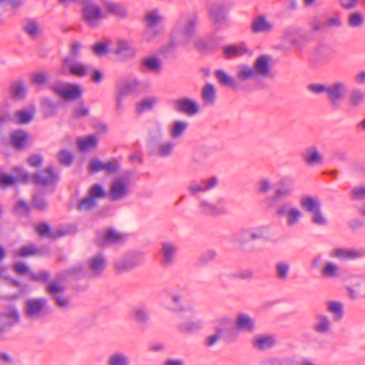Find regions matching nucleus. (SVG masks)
Returning a JSON list of instances; mask_svg holds the SVG:
<instances>
[{
  "label": "nucleus",
  "mask_w": 365,
  "mask_h": 365,
  "mask_svg": "<svg viewBox=\"0 0 365 365\" xmlns=\"http://www.w3.org/2000/svg\"><path fill=\"white\" fill-rule=\"evenodd\" d=\"M51 313L46 298L38 297L28 299L24 307V315L31 320L42 319Z\"/></svg>",
  "instance_id": "nucleus-1"
},
{
  "label": "nucleus",
  "mask_w": 365,
  "mask_h": 365,
  "mask_svg": "<svg viewBox=\"0 0 365 365\" xmlns=\"http://www.w3.org/2000/svg\"><path fill=\"white\" fill-rule=\"evenodd\" d=\"M20 176L21 181L24 182L31 180L35 185L42 186L56 185L59 180L58 175L53 166H48L41 172L34 173L32 176L27 172L21 173Z\"/></svg>",
  "instance_id": "nucleus-2"
},
{
  "label": "nucleus",
  "mask_w": 365,
  "mask_h": 365,
  "mask_svg": "<svg viewBox=\"0 0 365 365\" xmlns=\"http://www.w3.org/2000/svg\"><path fill=\"white\" fill-rule=\"evenodd\" d=\"M82 19L91 28L96 27L103 18L102 10L93 0H82Z\"/></svg>",
  "instance_id": "nucleus-3"
},
{
  "label": "nucleus",
  "mask_w": 365,
  "mask_h": 365,
  "mask_svg": "<svg viewBox=\"0 0 365 365\" xmlns=\"http://www.w3.org/2000/svg\"><path fill=\"white\" fill-rule=\"evenodd\" d=\"M344 284L350 299L356 300L365 298L364 274H349Z\"/></svg>",
  "instance_id": "nucleus-4"
},
{
  "label": "nucleus",
  "mask_w": 365,
  "mask_h": 365,
  "mask_svg": "<svg viewBox=\"0 0 365 365\" xmlns=\"http://www.w3.org/2000/svg\"><path fill=\"white\" fill-rule=\"evenodd\" d=\"M130 192V175H123L110 184L108 197L111 201H119L125 198Z\"/></svg>",
  "instance_id": "nucleus-5"
},
{
  "label": "nucleus",
  "mask_w": 365,
  "mask_h": 365,
  "mask_svg": "<svg viewBox=\"0 0 365 365\" xmlns=\"http://www.w3.org/2000/svg\"><path fill=\"white\" fill-rule=\"evenodd\" d=\"M215 331H217L220 339L227 344L236 342L239 337L238 331L233 326L232 319L228 318L218 320L215 327Z\"/></svg>",
  "instance_id": "nucleus-6"
},
{
  "label": "nucleus",
  "mask_w": 365,
  "mask_h": 365,
  "mask_svg": "<svg viewBox=\"0 0 365 365\" xmlns=\"http://www.w3.org/2000/svg\"><path fill=\"white\" fill-rule=\"evenodd\" d=\"M143 263L140 255L135 253L125 254L114 260L113 266L118 273L132 271Z\"/></svg>",
  "instance_id": "nucleus-7"
},
{
  "label": "nucleus",
  "mask_w": 365,
  "mask_h": 365,
  "mask_svg": "<svg viewBox=\"0 0 365 365\" xmlns=\"http://www.w3.org/2000/svg\"><path fill=\"white\" fill-rule=\"evenodd\" d=\"M347 91L346 83L342 81H336L327 85V98L332 108H338L339 107Z\"/></svg>",
  "instance_id": "nucleus-8"
},
{
  "label": "nucleus",
  "mask_w": 365,
  "mask_h": 365,
  "mask_svg": "<svg viewBox=\"0 0 365 365\" xmlns=\"http://www.w3.org/2000/svg\"><path fill=\"white\" fill-rule=\"evenodd\" d=\"M179 246L173 241H164L160 243L159 255L160 264L164 267L173 265L176 261Z\"/></svg>",
  "instance_id": "nucleus-9"
},
{
  "label": "nucleus",
  "mask_w": 365,
  "mask_h": 365,
  "mask_svg": "<svg viewBox=\"0 0 365 365\" xmlns=\"http://www.w3.org/2000/svg\"><path fill=\"white\" fill-rule=\"evenodd\" d=\"M294 190L292 181L288 178H282L276 185L274 195L268 196L265 201L269 207L272 208L279 200H283L290 196Z\"/></svg>",
  "instance_id": "nucleus-10"
},
{
  "label": "nucleus",
  "mask_w": 365,
  "mask_h": 365,
  "mask_svg": "<svg viewBox=\"0 0 365 365\" xmlns=\"http://www.w3.org/2000/svg\"><path fill=\"white\" fill-rule=\"evenodd\" d=\"M50 89L56 95L68 101L78 99L82 94L80 86L76 84L57 82L51 85Z\"/></svg>",
  "instance_id": "nucleus-11"
},
{
  "label": "nucleus",
  "mask_w": 365,
  "mask_h": 365,
  "mask_svg": "<svg viewBox=\"0 0 365 365\" xmlns=\"http://www.w3.org/2000/svg\"><path fill=\"white\" fill-rule=\"evenodd\" d=\"M197 20L196 17L179 23L175 29V38L182 43H187L194 36Z\"/></svg>",
  "instance_id": "nucleus-12"
},
{
  "label": "nucleus",
  "mask_w": 365,
  "mask_h": 365,
  "mask_svg": "<svg viewBox=\"0 0 365 365\" xmlns=\"http://www.w3.org/2000/svg\"><path fill=\"white\" fill-rule=\"evenodd\" d=\"M321 274L323 278L334 282H345L349 274L341 269L335 262L327 261L322 269Z\"/></svg>",
  "instance_id": "nucleus-13"
},
{
  "label": "nucleus",
  "mask_w": 365,
  "mask_h": 365,
  "mask_svg": "<svg viewBox=\"0 0 365 365\" xmlns=\"http://www.w3.org/2000/svg\"><path fill=\"white\" fill-rule=\"evenodd\" d=\"M146 29L143 38L145 41H150L159 35L161 31L160 25V17L153 13H149L145 16Z\"/></svg>",
  "instance_id": "nucleus-14"
},
{
  "label": "nucleus",
  "mask_w": 365,
  "mask_h": 365,
  "mask_svg": "<svg viewBox=\"0 0 365 365\" xmlns=\"http://www.w3.org/2000/svg\"><path fill=\"white\" fill-rule=\"evenodd\" d=\"M174 109L189 116L195 115L200 111L197 101L186 97L177 99L174 103Z\"/></svg>",
  "instance_id": "nucleus-15"
},
{
  "label": "nucleus",
  "mask_w": 365,
  "mask_h": 365,
  "mask_svg": "<svg viewBox=\"0 0 365 365\" xmlns=\"http://www.w3.org/2000/svg\"><path fill=\"white\" fill-rule=\"evenodd\" d=\"M196 314V310L194 314L184 313L185 317H190L191 319L180 322L177 327L178 331L184 334H192L200 330L202 328L203 324L200 319L195 317Z\"/></svg>",
  "instance_id": "nucleus-16"
},
{
  "label": "nucleus",
  "mask_w": 365,
  "mask_h": 365,
  "mask_svg": "<svg viewBox=\"0 0 365 365\" xmlns=\"http://www.w3.org/2000/svg\"><path fill=\"white\" fill-rule=\"evenodd\" d=\"M277 339L272 334H259L255 336L251 344L255 349L265 351L273 349L277 344Z\"/></svg>",
  "instance_id": "nucleus-17"
},
{
  "label": "nucleus",
  "mask_w": 365,
  "mask_h": 365,
  "mask_svg": "<svg viewBox=\"0 0 365 365\" xmlns=\"http://www.w3.org/2000/svg\"><path fill=\"white\" fill-rule=\"evenodd\" d=\"M365 256V251L360 250L337 247L331 250L329 257L340 260H354Z\"/></svg>",
  "instance_id": "nucleus-18"
},
{
  "label": "nucleus",
  "mask_w": 365,
  "mask_h": 365,
  "mask_svg": "<svg viewBox=\"0 0 365 365\" xmlns=\"http://www.w3.org/2000/svg\"><path fill=\"white\" fill-rule=\"evenodd\" d=\"M66 70L68 73L78 77H83L90 73L92 70V66L88 64H84L81 61H70L69 63L66 64L63 62V68L61 73L66 74Z\"/></svg>",
  "instance_id": "nucleus-19"
},
{
  "label": "nucleus",
  "mask_w": 365,
  "mask_h": 365,
  "mask_svg": "<svg viewBox=\"0 0 365 365\" xmlns=\"http://www.w3.org/2000/svg\"><path fill=\"white\" fill-rule=\"evenodd\" d=\"M217 183L218 180L217 177L212 176L207 179L201 180L200 182H191L188 186V190L191 195H195L215 188Z\"/></svg>",
  "instance_id": "nucleus-20"
},
{
  "label": "nucleus",
  "mask_w": 365,
  "mask_h": 365,
  "mask_svg": "<svg viewBox=\"0 0 365 365\" xmlns=\"http://www.w3.org/2000/svg\"><path fill=\"white\" fill-rule=\"evenodd\" d=\"M312 327L313 331L318 334H327L331 327L330 319L324 314L315 313Z\"/></svg>",
  "instance_id": "nucleus-21"
},
{
  "label": "nucleus",
  "mask_w": 365,
  "mask_h": 365,
  "mask_svg": "<svg viewBox=\"0 0 365 365\" xmlns=\"http://www.w3.org/2000/svg\"><path fill=\"white\" fill-rule=\"evenodd\" d=\"M88 269L91 276L100 277L107 266L106 259L101 255H96L88 260Z\"/></svg>",
  "instance_id": "nucleus-22"
},
{
  "label": "nucleus",
  "mask_w": 365,
  "mask_h": 365,
  "mask_svg": "<svg viewBox=\"0 0 365 365\" xmlns=\"http://www.w3.org/2000/svg\"><path fill=\"white\" fill-rule=\"evenodd\" d=\"M269 58L266 55L258 56L253 63V71L257 77H266L270 72Z\"/></svg>",
  "instance_id": "nucleus-23"
},
{
  "label": "nucleus",
  "mask_w": 365,
  "mask_h": 365,
  "mask_svg": "<svg viewBox=\"0 0 365 365\" xmlns=\"http://www.w3.org/2000/svg\"><path fill=\"white\" fill-rule=\"evenodd\" d=\"M210 16L215 24H221L227 21V9L222 3H215L210 8Z\"/></svg>",
  "instance_id": "nucleus-24"
},
{
  "label": "nucleus",
  "mask_w": 365,
  "mask_h": 365,
  "mask_svg": "<svg viewBox=\"0 0 365 365\" xmlns=\"http://www.w3.org/2000/svg\"><path fill=\"white\" fill-rule=\"evenodd\" d=\"M21 29L31 38H36L41 31L37 19L31 17H27L22 20Z\"/></svg>",
  "instance_id": "nucleus-25"
},
{
  "label": "nucleus",
  "mask_w": 365,
  "mask_h": 365,
  "mask_svg": "<svg viewBox=\"0 0 365 365\" xmlns=\"http://www.w3.org/2000/svg\"><path fill=\"white\" fill-rule=\"evenodd\" d=\"M125 240V235L115 230L109 229L105 232L101 242H99V245L102 247H106L109 245L121 243Z\"/></svg>",
  "instance_id": "nucleus-26"
},
{
  "label": "nucleus",
  "mask_w": 365,
  "mask_h": 365,
  "mask_svg": "<svg viewBox=\"0 0 365 365\" xmlns=\"http://www.w3.org/2000/svg\"><path fill=\"white\" fill-rule=\"evenodd\" d=\"M302 160L309 165H314L322 163V156L316 146L307 148L301 154Z\"/></svg>",
  "instance_id": "nucleus-27"
},
{
  "label": "nucleus",
  "mask_w": 365,
  "mask_h": 365,
  "mask_svg": "<svg viewBox=\"0 0 365 365\" xmlns=\"http://www.w3.org/2000/svg\"><path fill=\"white\" fill-rule=\"evenodd\" d=\"M106 365H131V360L126 353L116 351L108 356Z\"/></svg>",
  "instance_id": "nucleus-28"
},
{
  "label": "nucleus",
  "mask_w": 365,
  "mask_h": 365,
  "mask_svg": "<svg viewBox=\"0 0 365 365\" xmlns=\"http://www.w3.org/2000/svg\"><path fill=\"white\" fill-rule=\"evenodd\" d=\"M235 327L236 330L238 329L252 332L255 329V320L249 315L240 313L236 317Z\"/></svg>",
  "instance_id": "nucleus-29"
},
{
  "label": "nucleus",
  "mask_w": 365,
  "mask_h": 365,
  "mask_svg": "<svg viewBox=\"0 0 365 365\" xmlns=\"http://www.w3.org/2000/svg\"><path fill=\"white\" fill-rule=\"evenodd\" d=\"M170 301L173 302V306L170 307V309L173 312L182 311L185 314H195V310L191 307L183 308L182 306V301L183 296L182 294L172 292L168 294Z\"/></svg>",
  "instance_id": "nucleus-30"
},
{
  "label": "nucleus",
  "mask_w": 365,
  "mask_h": 365,
  "mask_svg": "<svg viewBox=\"0 0 365 365\" xmlns=\"http://www.w3.org/2000/svg\"><path fill=\"white\" fill-rule=\"evenodd\" d=\"M257 78L252 67L249 65L240 64L237 67L236 80L239 84Z\"/></svg>",
  "instance_id": "nucleus-31"
},
{
  "label": "nucleus",
  "mask_w": 365,
  "mask_h": 365,
  "mask_svg": "<svg viewBox=\"0 0 365 365\" xmlns=\"http://www.w3.org/2000/svg\"><path fill=\"white\" fill-rule=\"evenodd\" d=\"M140 86L139 81L133 77L127 80L123 83H118L117 90L119 96H125L128 94L135 92Z\"/></svg>",
  "instance_id": "nucleus-32"
},
{
  "label": "nucleus",
  "mask_w": 365,
  "mask_h": 365,
  "mask_svg": "<svg viewBox=\"0 0 365 365\" xmlns=\"http://www.w3.org/2000/svg\"><path fill=\"white\" fill-rule=\"evenodd\" d=\"M141 65L146 71L150 73H158L162 69L161 60L156 56L144 58Z\"/></svg>",
  "instance_id": "nucleus-33"
},
{
  "label": "nucleus",
  "mask_w": 365,
  "mask_h": 365,
  "mask_svg": "<svg viewBox=\"0 0 365 365\" xmlns=\"http://www.w3.org/2000/svg\"><path fill=\"white\" fill-rule=\"evenodd\" d=\"M249 50L244 43L232 44L223 48L225 58L230 59L248 53Z\"/></svg>",
  "instance_id": "nucleus-34"
},
{
  "label": "nucleus",
  "mask_w": 365,
  "mask_h": 365,
  "mask_svg": "<svg viewBox=\"0 0 365 365\" xmlns=\"http://www.w3.org/2000/svg\"><path fill=\"white\" fill-rule=\"evenodd\" d=\"M114 53L123 59L130 58L135 56V51L134 48L125 41L119 40Z\"/></svg>",
  "instance_id": "nucleus-35"
},
{
  "label": "nucleus",
  "mask_w": 365,
  "mask_h": 365,
  "mask_svg": "<svg viewBox=\"0 0 365 365\" xmlns=\"http://www.w3.org/2000/svg\"><path fill=\"white\" fill-rule=\"evenodd\" d=\"M215 77L218 81L225 86H228L235 91L240 88V84L235 78L227 75L224 71L218 70L215 72Z\"/></svg>",
  "instance_id": "nucleus-36"
},
{
  "label": "nucleus",
  "mask_w": 365,
  "mask_h": 365,
  "mask_svg": "<svg viewBox=\"0 0 365 365\" xmlns=\"http://www.w3.org/2000/svg\"><path fill=\"white\" fill-rule=\"evenodd\" d=\"M4 319L8 320V322H5L8 327L17 323L20 319L17 309L13 306L6 307L5 310L0 314V321Z\"/></svg>",
  "instance_id": "nucleus-37"
},
{
  "label": "nucleus",
  "mask_w": 365,
  "mask_h": 365,
  "mask_svg": "<svg viewBox=\"0 0 365 365\" xmlns=\"http://www.w3.org/2000/svg\"><path fill=\"white\" fill-rule=\"evenodd\" d=\"M365 101V92L360 88H354L349 96V104L353 108H359Z\"/></svg>",
  "instance_id": "nucleus-38"
},
{
  "label": "nucleus",
  "mask_w": 365,
  "mask_h": 365,
  "mask_svg": "<svg viewBox=\"0 0 365 365\" xmlns=\"http://www.w3.org/2000/svg\"><path fill=\"white\" fill-rule=\"evenodd\" d=\"M132 317L133 320L140 324H145L150 319L148 309L145 306H138L133 308Z\"/></svg>",
  "instance_id": "nucleus-39"
},
{
  "label": "nucleus",
  "mask_w": 365,
  "mask_h": 365,
  "mask_svg": "<svg viewBox=\"0 0 365 365\" xmlns=\"http://www.w3.org/2000/svg\"><path fill=\"white\" fill-rule=\"evenodd\" d=\"M272 29V24L264 16L255 18L252 24V31L254 33L268 32Z\"/></svg>",
  "instance_id": "nucleus-40"
},
{
  "label": "nucleus",
  "mask_w": 365,
  "mask_h": 365,
  "mask_svg": "<svg viewBox=\"0 0 365 365\" xmlns=\"http://www.w3.org/2000/svg\"><path fill=\"white\" fill-rule=\"evenodd\" d=\"M211 154V150L207 147L196 148L192 153V162L197 165H203Z\"/></svg>",
  "instance_id": "nucleus-41"
},
{
  "label": "nucleus",
  "mask_w": 365,
  "mask_h": 365,
  "mask_svg": "<svg viewBox=\"0 0 365 365\" xmlns=\"http://www.w3.org/2000/svg\"><path fill=\"white\" fill-rule=\"evenodd\" d=\"M300 205L305 211L313 213L321 208L320 202L310 196H304L300 199Z\"/></svg>",
  "instance_id": "nucleus-42"
},
{
  "label": "nucleus",
  "mask_w": 365,
  "mask_h": 365,
  "mask_svg": "<svg viewBox=\"0 0 365 365\" xmlns=\"http://www.w3.org/2000/svg\"><path fill=\"white\" fill-rule=\"evenodd\" d=\"M202 98L208 106H213L216 99V90L212 84L207 83L202 90Z\"/></svg>",
  "instance_id": "nucleus-43"
},
{
  "label": "nucleus",
  "mask_w": 365,
  "mask_h": 365,
  "mask_svg": "<svg viewBox=\"0 0 365 365\" xmlns=\"http://www.w3.org/2000/svg\"><path fill=\"white\" fill-rule=\"evenodd\" d=\"M11 93L12 97L16 100H21L25 98L26 90L23 80H17L11 85Z\"/></svg>",
  "instance_id": "nucleus-44"
},
{
  "label": "nucleus",
  "mask_w": 365,
  "mask_h": 365,
  "mask_svg": "<svg viewBox=\"0 0 365 365\" xmlns=\"http://www.w3.org/2000/svg\"><path fill=\"white\" fill-rule=\"evenodd\" d=\"M290 272V264L285 261H279L274 266V272L277 279L286 281Z\"/></svg>",
  "instance_id": "nucleus-45"
},
{
  "label": "nucleus",
  "mask_w": 365,
  "mask_h": 365,
  "mask_svg": "<svg viewBox=\"0 0 365 365\" xmlns=\"http://www.w3.org/2000/svg\"><path fill=\"white\" fill-rule=\"evenodd\" d=\"M103 6L108 11L118 17L124 18L127 16L126 9L121 4L111 1H105L103 3Z\"/></svg>",
  "instance_id": "nucleus-46"
},
{
  "label": "nucleus",
  "mask_w": 365,
  "mask_h": 365,
  "mask_svg": "<svg viewBox=\"0 0 365 365\" xmlns=\"http://www.w3.org/2000/svg\"><path fill=\"white\" fill-rule=\"evenodd\" d=\"M28 140V134L26 131L18 130L11 135V143L17 149L23 148Z\"/></svg>",
  "instance_id": "nucleus-47"
},
{
  "label": "nucleus",
  "mask_w": 365,
  "mask_h": 365,
  "mask_svg": "<svg viewBox=\"0 0 365 365\" xmlns=\"http://www.w3.org/2000/svg\"><path fill=\"white\" fill-rule=\"evenodd\" d=\"M327 309L333 316L334 321H339L343 316V305L341 302L329 301L327 303Z\"/></svg>",
  "instance_id": "nucleus-48"
},
{
  "label": "nucleus",
  "mask_w": 365,
  "mask_h": 365,
  "mask_svg": "<svg viewBox=\"0 0 365 365\" xmlns=\"http://www.w3.org/2000/svg\"><path fill=\"white\" fill-rule=\"evenodd\" d=\"M218 42V38L213 36L206 40L196 41L195 46L202 51H210L217 47Z\"/></svg>",
  "instance_id": "nucleus-49"
},
{
  "label": "nucleus",
  "mask_w": 365,
  "mask_h": 365,
  "mask_svg": "<svg viewBox=\"0 0 365 365\" xmlns=\"http://www.w3.org/2000/svg\"><path fill=\"white\" fill-rule=\"evenodd\" d=\"M148 135L149 140L151 142L156 143L160 141L164 136L161 123L159 122L154 123L148 130Z\"/></svg>",
  "instance_id": "nucleus-50"
},
{
  "label": "nucleus",
  "mask_w": 365,
  "mask_h": 365,
  "mask_svg": "<svg viewBox=\"0 0 365 365\" xmlns=\"http://www.w3.org/2000/svg\"><path fill=\"white\" fill-rule=\"evenodd\" d=\"M78 145L81 151H88L98 145V139L94 135H90L78 140Z\"/></svg>",
  "instance_id": "nucleus-51"
},
{
  "label": "nucleus",
  "mask_w": 365,
  "mask_h": 365,
  "mask_svg": "<svg viewBox=\"0 0 365 365\" xmlns=\"http://www.w3.org/2000/svg\"><path fill=\"white\" fill-rule=\"evenodd\" d=\"M200 212L205 215H216L220 213L219 208L214 204L202 200L199 202Z\"/></svg>",
  "instance_id": "nucleus-52"
},
{
  "label": "nucleus",
  "mask_w": 365,
  "mask_h": 365,
  "mask_svg": "<svg viewBox=\"0 0 365 365\" xmlns=\"http://www.w3.org/2000/svg\"><path fill=\"white\" fill-rule=\"evenodd\" d=\"M188 128V123L185 121H175L173 123L170 134L173 138L182 137Z\"/></svg>",
  "instance_id": "nucleus-53"
},
{
  "label": "nucleus",
  "mask_w": 365,
  "mask_h": 365,
  "mask_svg": "<svg viewBox=\"0 0 365 365\" xmlns=\"http://www.w3.org/2000/svg\"><path fill=\"white\" fill-rule=\"evenodd\" d=\"M34 118V112L21 110L14 113V120L18 124H27Z\"/></svg>",
  "instance_id": "nucleus-54"
},
{
  "label": "nucleus",
  "mask_w": 365,
  "mask_h": 365,
  "mask_svg": "<svg viewBox=\"0 0 365 365\" xmlns=\"http://www.w3.org/2000/svg\"><path fill=\"white\" fill-rule=\"evenodd\" d=\"M330 53V49L327 46L320 45L315 48L311 58L312 61H320L326 59Z\"/></svg>",
  "instance_id": "nucleus-55"
},
{
  "label": "nucleus",
  "mask_w": 365,
  "mask_h": 365,
  "mask_svg": "<svg viewBox=\"0 0 365 365\" xmlns=\"http://www.w3.org/2000/svg\"><path fill=\"white\" fill-rule=\"evenodd\" d=\"M252 241L259 240H266L268 237L269 227L268 225H261L250 228Z\"/></svg>",
  "instance_id": "nucleus-56"
},
{
  "label": "nucleus",
  "mask_w": 365,
  "mask_h": 365,
  "mask_svg": "<svg viewBox=\"0 0 365 365\" xmlns=\"http://www.w3.org/2000/svg\"><path fill=\"white\" fill-rule=\"evenodd\" d=\"M250 228L241 230L239 233L233 235L232 241L239 245H245L252 241Z\"/></svg>",
  "instance_id": "nucleus-57"
},
{
  "label": "nucleus",
  "mask_w": 365,
  "mask_h": 365,
  "mask_svg": "<svg viewBox=\"0 0 365 365\" xmlns=\"http://www.w3.org/2000/svg\"><path fill=\"white\" fill-rule=\"evenodd\" d=\"M302 217V212L294 206L285 216L287 225L289 227H293L299 222Z\"/></svg>",
  "instance_id": "nucleus-58"
},
{
  "label": "nucleus",
  "mask_w": 365,
  "mask_h": 365,
  "mask_svg": "<svg viewBox=\"0 0 365 365\" xmlns=\"http://www.w3.org/2000/svg\"><path fill=\"white\" fill-rule=\"evenodd\" d=\"M41 106L43 110V114L46 118L53 116L56 113L57 104L51 99H43L41 101Z\"/></svg>",
  "instance_id": "nucleus-59"
},
{
  "label": "nucleus",
  "mask_w": 365,
  "mask_h": 365,
  "mask_svg": "<svg viewBox=\"0 0 365 365\" xmlns=\"http://www.w3.org/2000/svg\"><path fill=\"white\" fill-rule=\"evenodd\" d=\"M175 148V143L172 141H165L158 145V155L162 158H167L170 156Z\"/></svg>",
  "instance_id": "nucleus-60"
},
{
  "label": "nucleus",
  "mask_w": 365,
  "mask_h": 365,
  "mask_svg": "<svg viewBox=\"0 0 365 365\" xmlns=\"http://www.w3.org/2000/svg\"><path fill=\"white\" fill-rule=\"evenodd\" d=\"M65 289L66 288L63 284L54 281L53 282H48L45 290L51 299L55 297V296L64 292Z\"/></svg>",
  "instance_id": "nucleus-61"
},
{
  "label": "nucleus",
  "mask_w": 365,
  "mask_h": 365,
  "mask_svg": "<svg viewBox=\"0 0 365 365\" xmlns=\"http://www.w3.org/2000/svg\"><path fill=\"white\" fill-rule=\"evenodd\" d=\"M97 206L96 199H93L88 195L81 200L77 205V210L80 212L90 210Z\"/></svg>",
  "instance_id": "nucleus-62"
},
{
  "label": "nucleus",
  "mask_w": 365,
  "mask_h": 365,
  "mask_svg": "<svg viewBox=\"0 0 365 365\" xmlns=\"http://www.w3.org/2000/svg\"><path fill=\"white\" fill-rule=\"evenodd\" d=\"M156 102L157 101L154 98L144 99L136 105V112L141 114L145 111H149L153 109Z\"/></svg>",
  "instance_id": "nucleus-63"
},
{
  "label": "nucleus",
  "mask_w": 365,
  "mask_h": 365,
  "mask_svg": "<svg viewBox=\"0 0 365 365\" xmlns=\"http://www.w3.org/2000/svg\"><path fill=\"white\" fill-rule=\"evenodd\" d=\"M51 274L46 270H41L37 273H30V280L35 282H41L42 284H48L49 282Z\"/></svg>",
  "instance_id": "nucleus-64"
}]
</instances>
